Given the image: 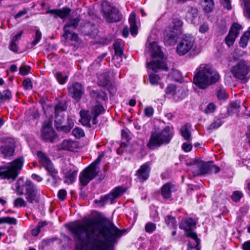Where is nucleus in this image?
<instances>
[{
	"mask_svg": "<svg viewBox=\"0 0 250 250\" xmlns=\"http://www.w3.org/2000/svg\"><path fill=\"white\" fill-rule=\"evenodd\" d=\"M181 32H176V30L172 27H170L166 30L164 36V42L168 45H173L176 43L177 39Z\"/></svg>",
	"mask_w": 250,
	"mask_h": 250,
	"instance_id": "obj_17",
	"label": "nucleus"
},
{
	"mask_svg": "<svg viewBox=\"0 0 250 250\" xmlns=\"http://www.w3.org/2000/svg\"><path fill=\"white\" fill-rule=\"evenodd\" d=\"M173 136L172 127L166 126L161 131H152L147 146L154 149L162 145L169 144Z\"/></svg>",
	"mask_w": 250,
	"mask_h": 250,
	"instance_id": "obj_4",
	"label": "nucleus"
},
{
	"mask_svg": "<svg viewBox=\"0 0 250 250\" xmlns=\"http://www.w3.org/2000/svg\"><path fill=\"white\" fill-rule=\"evenodd\" d=\"M79 147V143L70 139H66L57 146L59 150L74 151Z\"/></svg>",
	"mask_w": 250,
	"mask_h": 250,
	"instance_id": "obj_18",
	"label": "nucleus"
},
{
	"mask_svg": "<svg viewBox=\"0 0 250 250\" xmlns=\"http://www.w3.org/2000/svg\"><path fill=\"white\" fill-rule=\"evenodd\" d=\"M67 195V192L64 189H61L59 191L58 194V197L59 199L61 201H63Z\"/></svg>",
	"mask_w": 250,
	"mask_h": 250,
	"instance_id": "obj_59",
	"label": "nucleus"
},
{
	"mask_svg": "<svg viewBox=\"0 0 250 250\" xmlns=\"http://www.w3.org/2000/svg\"><path fill=\"white\" fill-rule=\"evenodd\" d=\"M180 228L186 231V233L193 232L192 229L196 227V223L191 218L183 220L180 225Z\"/></svg>",
	"mask_w": 250,
	"mask_h": 250,
	"instance_id": "obj_24",
	"label": "nucleus"
},
{
	"mask_svg": "<svg viewBox=\"0 0 250 250\" xmlns=\"http://www.w3.org/2000/svg\"><path fill=\"white\" fill-rule=\"evenodd\" d=\"M64 120V116L63 113L55 114L54 125L56 128L62 125Z\"/></svg>",
	"mask_w": 250,
	"mask_h": 250,
	"instance_id": "obj_37",
	"label": "nucleus"
},
{
	"mask_svg": "<svg viewBox=\"0 0 250 250\" xmlns=\"http://www.w3.org/2000/svg\"><path fill=\"white\" fill-rule=\"evenodd\" d=\"M172 28L181 33V30L183 26V22L179 19L176 18L173 19L172 21Z\"/></svg>",
	"mask_w": 250,
	"mask_h": 250,
	"instance_id": "obj_43",
	"label": "nucleus"
},
{
	"mask_svg": "<svg viewBox=\"0 0 250 250\" xmlns=\"http://www.w3.org/2000/svg\"><path fill=\"white\" fill-rule=\"evenodd\" d=\"M74 123L73 120L70 118H67V125H61L59 126H57L56 129L59 131H62L65 133H69L72 127L74 126Z\"/></svg>",
	"mask_w": 250,
	"mask_h": 250,
	"instance_id": "obj_29",
	"label": "nucleus"
},
{
	"mask_svg": "<svg viewBox=\"0 0 250 250\" xmlns=\"http://www.w3.org/2000/svg\"><path fill=\"white\" fill-rule=\"evenodd\" d=\"M68 90L71 97L77 101L80 100L84 93L83 86L78 82H75L69 86Z\"/></svg>",
	"mask_w": 250,
	"mask_h": 250,
	"instance_id": "obj_16",
	"label": "nucleus"
},
{
	"mask_svg": "<svg viewBox=\"0 0 250 250\" xmlns=\"http://www.w3.org/2000/svg\"><path fill=\"white\" fill-rule=\"evenodd\" d=\"M165 222L170 228H175L177 226L175 218L170 215H167L165 217Z\"/></svg>",
	"mask_w": 250,
	"mask_h": 250,
	"instance_id": "obj_40",
	"label": "nucleus"
},
{
	"mask_svg": "<svg viewBox=\"0 0 250 250\" xmlns=\"http://www.w3.org/2000/svg\"><path fill=\"white\" fill-rule=\"evenodd\" d=\"M1 224L16 225L17 224V220L15 218L9 216L3 217L0 218V224Z\"/></svg>",
	"mask_w": 250,
	"mask_h": 250,
	"instance_id": "obj_38",
	"label": "nucleus"
},
{
	"mask_svg": "<svg viewBox=\"0 0 250 250\" xmlns=\"http://www.w3.org/2000/svg\"><path fill=\"white\" fill-rule=\"evenodd\" d=\"M217 96L220 100H223L226 98L227 95L226 90L224 88H220L217 92Z\"/></svg>",
	"mask_w": 250,
	"mask_h": 250,
	"instance_id": "obj_55",
	"label": "nucleus"
},
{
	"mask_svg": "<svg viewBox=\"0 0 250 250\" xmlns=\"http://www.w3.org/2000/svg\"><path fill=\"white\" fill-rule=\"evenodd\" d=\"M201 3L205 12L208 13L212 11L214 7L213 0H201Z\"/></svg>",
	"mask_w": 250,
	"mask_h": 250,
	"instance_id": "obj_32",
	"label": "nucleus"
},
{
	"mask_svg": "<svg viewBox=\"0 0 250 250\" xmlns=\"http://www.w3.org/2000/svg\"><path fill=\"white\" fill-rule=\"evenodd\" d=\"M156 229V225L152 222H148L145 225V231L149 233H151L154 231Z\"/></svg>",
	"mask_w": 250,
	"mask_h": 250,
	"instance_id": "obj_46",
	"label": "nucleus"
},
{
	"mask_svg": "<svg viewBox=\"0 0 250 250\" xmlns=\"http://www.w3.org/2000/svg\"><path fill=\"white\" fill-rule=\"evenodd\" d=\"M193 78V83L201 89H205L215 83L220 78L219 73L211 66L202 64L197 69Z\"/></svg>",
	"mask_w": 250,
	"mask_h": 250,
	"instance_id": "obj_2",
	"label": "nucleus"
},
{
	"mask_svg": "<svg viewBox=\"0 0 250 250\" xmlns=\"http://www.w3.org/2000/svg\"><path fill=\"white\" fill-rule=\"evenodd\" d=\"M215 109V105L212 103H210L208 104L205 109V112L207 114L213 112Z\"/></svg>",
	"mask_w": 250,
	"mask_h": 250,
	"instance_id": "obj_60",
	"label": "nucleus"
},
{
	"mask_svg": "<svg viewBox=\"0 0 250 250\" xmlns=\"http://www.w3.org/2000/svg\"><path fill=\"white\" fill-rule=\"evenodd\" d=\"M241 29V26L240 24L236 23L232 24L228 35L225 39V42L228 46H230L233 45Z\"/></svg>",
	"mask_w": 250,
	"mask_h": 250,
	"instance_id": "obj_19",
	"label": "nucleus"
},
{
	"mask_svg": "<svg viewBox=\"0 0 250 250\" xmlns=\"http://www.w3.org/2000/svg\"><path fill=\"white\" fill-rule=\"evenodd\" d=\"M125 188L121 187H116L110 193L102 197L100 200H95V203L100 204L101 207L104 206L108 201L112 203L114 200L121 196L125 191Z\"/></svg>",
	"mask_w": 250,
	"mask_h": 250,
	"instance_id": "obj_12",
	"label": "nucleus"
},
{
	"mask_svg": "<svg viewBox=\"0 0 250 250\" xmlns=\"http://www.w3.org/2000/svg\"><path fill=\"white\" fill-rule=\"evenodd\" d=\"M243 194L239 191H235L231 195V199L235 202L239 201L242 197Z\"/></svg>",
	"mask_w": 250,
	"mask_h": 250,
	"instance_id": "obj_54",
	"label": "nucleus"
},
{
	"mask_svg": "<svg viewBox=\"0 0 250 250\" xmlns=\"http://www.w3.org/2000/svg\"><path fill=\"white\" fill-rule=\"evenodd\" d=\"M63 36L65 39L70 40L76 42H78L79 41L78 35L73 31H70L69 33L64 32Z\"/></svg>",
	"mask_w": 250,
	"mask_h": 250,
	"instance_id": "obj_36",
	"label": "nucleus"
},
{
	"mask_svg": "<svg viewBox=\"0 0 250 250\" xmlns=\"http://www.w3.org/2000/svg\"><path fill=\"white\" fill-rule=\"evenodd\" d=\"M71 10L68 7H63L62 9H55L48 10L45 12L46 14H50L55 18L59 17L62 19L67 18L70 14Z\"/></svg>",
	"mask_w": 250,
	"mask_h": 250,
	"instance_id": "obj_23",
	"label": "nucleus"
},
{
	"mask_svg": "<svg viewBox=\"0 0 250 250\" xmlns=\"http://www.w3.org/2000/svg\"><path fill=\"white\" fill-rule=\"evenodd\" d=\"M223 124L221 119H216L208 127L209 129H215L219 127Z\"/></svg>",
	"mask_w": 250,
	"mask_h": 250,
	"instance_id": "obj_48",
	"label": "nucleus"
},
{
	"mask_svg": "<svg viewBox=\"0 0 250 250\" xmlns=\"http://www.w3.org/2000/svg\"><path fill=\"white\" fill-rule=\"evenodd\" d=\"M23 158L20 157L15 160L8 167H0V177L2 179L15 180L21 170Z\"/></svg>",
	"mask_w": 250,
	"mask_h": 250,
	"instance_id": "obj_7",
	"label": "nucleus"
},
{
	"mask_svg": "<svg viewBox=\"0 0 250 250\" xmlns=\"http://www.w3.org/2000/svg\"><path fill=\"white\" fill-rule=\"evenodd\" d=\"M101 161V157L99 156L87 167L84 168L80 173L79 180L81 184L83 186H86L88 183L97 176L99 172V167Z\"/></svg>",
	"mask_w": 250,
	"mask_h": 250,
	"instance_id": "obj_8",
	"label": "nucleus"
},
{
	"mask_svg": "<svg viewBox=\"0 0 250 250\" xmlns=\"http://www.w3.org/2000/svg\"><path fill=\"white\" fill-rule=\"evenodd\" d=\"M104 112V109L102 105H98L94 106L91 108L90 115L88 110H81L80 112L81 120L80 122L82 124L87 127H91L92 125L90 121H92L93 125H96L97 123V118L101 114Z\"/></svg>",
	"mask_w": 250,
	"mask_h": 250,
	"instance_id": "obj_6",
	"label": "nucleus"
},
{
	"mask_svg": "<svg viewBox=\"0 0 250 250\" xmlns=\"http://www.w3.org/2000/svg\"><path fill=\"white\" fill-rule=\"evenodd\" d=\"M80 30L84 35H88L92 38H95L98 34L96 26L89 22L84 23L83 24L81 23Z\"/></svg>",
	"mask_w": 250,
	"mask_h": 250,
	"instance_id": "obj_22",
	"label": "nucleus"
},
{
	"mask_svg": "<svg viewBox=\"0 0 250 250\" xmlns=\"http://www.w3.org/2000/svg\"><path fill=\"white\" fill-rule=\"evenodd\" d=\"M27 201L21 197H18L14 201V206L15 208L25 207L27 205Z\"/></svg>",
	"mask_w": 250,
	"mask_h": 250,
	"instance_id": "obj_41",
	"label": "nucleus"
},
{
	"mask_svg": "<svg viewBox=\"0 0 250 250\" xmlns=\"http://www.w3.org/2000/svg\"><path fill=\"white\" fill-rule=\"evenodd\" d=\"M31 67L28 65H22L19 68V72L21 75H26L28 74Z\"/></svg>",
	"mask_w": 250,
	"mask_h": 250,
	"instance_id": "obj_53",
	"label": "nucleus"
},
{
	"mask_svg": "<svg viewBox=\"0 0 250 250\" xmlns=\"http://www.w3.org/2000/svg\"><path fill=\"white\" fill-rule=\"evenodd\" d=\"M80 21V18L77 17L74 19H70L63 27V31L67 33L72 31V29H76Z\"/></svg>",
	"mask_w": 250,
	"mask_h": 250,
	"instance_id": "obj_25",
	"label": "nucleus"
},
{
	"mask_svg": "<svg viewBox=\"0 0 250 250\" xmlns=\"http://www.w3.org/2000/svg\"><path fill=\"white\" fill-rule=\"evenodd\" d=\"M41 138L44 142L52 143L58 140V134L49 124L43 126L41 131Z\"/></svg>",
	"mask_w": 250,
	"mask_h": 250,
	"instance_id": "obj_15",
	"label": "nucleus"
},
{
	"mask_svg": "<svg viewBox=\"0 0 250 250\" xmlns=\"http://www.w3.org/2000/svg\"><path fill=\"white\" fill-rule=\"evenodd\" d=\"M176 86L175 84H170L166 89V93L167 95L174 96L175 94Z\"/></svg>",
	"mask_w": 250,
	"mask_h": 250,
	"instance_id": "obj_47",
	"label": "nucleus"
},
{
	"mask_svg": "<svg viewBox=\"0 0 250 250\" xmlns=\"http://www.w3.org/2000/svg\"><path fill=\"white\" fill-rule=\"evenodd\" d=\"M150 171V167L148 164H145L142 165L135 174L138 181L142 183L146 181L149 176Z\"/></svg>",
	"mask_w": 250,
	"mask_h": 250,
	"instance_id": "obj_21",
	"label": "nucleus"
},
{
	"mask_svg": "<svg viewBox=\"0 0 250 250\" xmlns=\"http://www.w3.org/2000/svg\"><path fill=\"white\" fill-rule=\"evenodd\" d=\"M144 113L146 116L150 117L154 113V109L151 106H147L145 108Z\"/></svg>",
	"mask_w": 250,
	"mask_h": 250,
	"instance_id": "obj_58",
	"label": "nucleus"
},
{
	"mask_svg": "<svg viewBox=\"0 0 250 250\" xmlns=\"http://www.w3.org/2000/svg\"><path fill=\"white\" fill-rule=\"evenodd\" d=\"M109 82L108 75L107 74H103L99 76L98 83L100 86L104 87L108 85Z\"/></svg>",
	"mask_w": 250,
	"mask_h": 250,
	"instance_id": "obj_34",
	"label": "nucleus"
},
{
	"mask_svg": "<svg viewBox=\"0 0 250 250\" xmlns=\"http://www.w3.org/2000/svg\"><path fill=\"white\" fill-rule=\"evenodd\" d=\"M194 39L191 35H185L178 42L176 52L180 56H183L188 53L193 47Z\"/></svg>",
	"mask_w": 250,
	"mask_h": 250,
	"instance_id": "obj_10",
	"label": "nucleus"
},
{
	"mask_svg": "<svg viewBox=\"0 0 250 250\" xmlns=\"http://www.w3.org/2000/svg\"><path fill=\"white\" fill-rule=\"evenodd\" d=\"M174 190H176L175 186L170 183H167L161 188V194L164 198L169 199L171 196L172 191Z\"/></svg>",
	"mask_w": 250,
	"mask_h": 250,
	"instance_id": "obj_26",
	"label": "nucleus"
},
{
	"mask_svg": "<svg viewBox=\"0 0 250 250\" xmlns=\"http://www.w3.org/2000/svg\"><path fill=\"white\" fill-rule=\"evenodd\" d=\"M240 101H236L235 102L232 103L229 107V112H237L239 111L240 108Z\"/></svg>",
	"mask_w": 250,
	"mask_h": 250,
	"instance_id": "obj_42",
	"label": "nucleus"
},
{
	"mask_svg": "<svg viewBox=\"0 0 250 250\" xmlns=\"http://www.w3.org/2000/svg\"><path fill=\"white\" fill-rule=\"evenodd\" d=\"M67 108V105L64 102H59L55 106V114L63 113L62 112L66 110Z\"/></svg>",
	"mask_w": 250,
	"mask_h": 250,
	"instance_id": "obj_39",
	"label": "nucleus"
},
{
	"mask_svg": "<svg viewBox=\"0 0 250 250\" xmlns=\"http://www.w3.org/2000/svg\"><path fill=\"white\" fill-rule=\"evenodd\" d=\"M248 71L249 67L244 60L239 61L231 69V72L233 77L240 80H243L245 78L248 73Z\"/></svg>",
	"mask_w": 250,
	"mask_h": 250,
	"instance_id": "obj_14",
	"label": "nucleus"
},
{
	"mask_svg": "<svg viewBox=\"0 0 250 250\" xmlns=\"http://www.w3.org/2000/svg\"><path fill=\"white\" fill-rule=\"evenodd\" d=\"M68 229L74 235L75 250H112L124 232L111 221L104 219L72 224Z\"/></svg>",
	"mask_w": 250,
	"mask_h": 250,
	"instance_id": "obj_1",
	"label": "nucleus"
},
{
	"mask_svg": "<svg viewBox=\"0 0 250 250\" xmlns=\"http://www.w3.org/2000/svg\"><path fill=\"white\" fill-rule=\"evenodd\" d=\"M220 170V168L213 165L212 162H209V174L212 173H217Z\"/></svg>",
	"mask_w": 250,
	"mask_h": 250,
	"instance_id": "obj_57",
	"label": "nucleus"
},
{
	"mask_svg": "<svg viewBox=\"0 0 250 250\" xmlns=\"http://www.w3.org/2000/svg\"><path fill=\"white\" fill-rule=\"evenodd\" d=\"M250 37L246 36L245 34L241 37L239 41V45L240 47L244 48L246 47Z\"/></svg>",
	"mask_w": 250,
	"mask_h": 250,
	"instance_id": "obj_50",
	"label": "nucleus"
},
{
	"mask_svg": "<svg viewBox=\"0 0 250 250\" xmlns=\"http://www.w3.org/2000/svg\"><path fill=\"white\" fill-rule=\"evenodd\" d=\"M24 88L26 90L31 89L33 87L32 83L30 78H27L22 82Z\"/></svg>",
	"mask_w": 250,
	"mask_h": 250,
	"instance_id": "obj_51",
	"label": "nucleus"
},
{
	"mask_svg": "<svg viewBox=\"0 0 250 250\" xmlns=\"http://www.w3.org/2000/svg\"><path fill=\"white\" fill-rule=\"evenodd\" d=\"M78 171L69 170L65 174L64 182L67 184H72L75 180Z\"/></svg>",
	"mask_w": 250,
	"mask_h": 250,
	"instance_id": "obj_31",
	"label": "nucleus"
},
{
	"mask_svg": "<svg viewBox=\"0 0 250 250\" xmlns=\"http://www.w3.org/2000/svg\"><path fill=\"white\" fill-rule=\"evenodd\" d=\"M104 17L109 22H118L122 19V15L115 7H111L110 11H104Z\"/></svg>",
	"mask_w": 250,
	"mask_h": 250,
	"instance_id": "obj_20",
	"label": "nucleus"
},
{
	"mask_svg": "<svg viewBox=\"0 0 250 250\" xmlns=\"http://www.w3.org/2000/svg\"><path fill=\"white\" fill-rule=\"evenodd\" d=\"M15 147V141L12 138H2L0 142V152L4 157L12 156Z\"/></svg>",
	"mask_w": 250,
	"mask_h": 250,
	"instance_id": "obj_13",
	"label": "nucleus"
},
{
	"mask_svg": "<svg viewBox=\"0 0 250 250\" xmlns=\"http://www.w3.org/2000/svg\"><path fill=\"white\" fill-rule=\"evenodd\" d=\"M190 125L188 124H186L183 125L180 130L182 136L187 141H190L191 140V133L189 131Z\"/></svg>",
	"mask_w": 250,
	"mask_h": 250,
	"instance_id": "obj_33",
	"label": "nucleus"
},
{
	"mask_svg": "<svg viewBox=\"0 0 250 250\" xmlns=\"http://www.w3.org/2000/svg\"><path fill=\"white\" fill-rule=\"evenodd\" d=\"M243 250H250V240L245 242L242 246Z\"/></svg>",
	"mask_w": 250,
	"mask_h": 250,
	"instance_id": "obj_64",
	"label": "nucleus"
},
{
	"mask_svg": "<svg viewBox=\"0 0 250 250\" xmlns=\"http://www.w3.org/2000/svg\"><path fill=\"white\" fill-rule=\"evenodd\" d=\"M10 49L15 52L18 51V47L16 43V42L12 41L10 45Z\"/></svg>",
	"mask_w": 250,
	"mask_h": 250,
	"instance_id": "obj_62",
	"label": "nucleus"
},
{
	"mask_svg": "<svg viewBox=\"0 0 250 250\" xmlns=\"http://www.w3.org/2000/svg\"><path fill=\"white\" fill-rule=\"evenodd\" d=\"M113 47L115 50V56L113 59H115L116 58L117 59H119V61H122V57L124 56L122 43L119 42H116L113 44Z\"/></svg>",
	"mask_w": 250,
	"mask_h": 250,
	"instance_id": "obj_28",
	"label": "nucleus"
},
{
	"mask_svg": "<svg viewBox=\"0 0 250 250\" xmlns=\"http://www.w3.org/2000/svg\"><path fill=\"white\" fill-rule=\"evenodd\" d=\"M191 166L194 176H202L209 174V162H204L198 159H195L192 163L188 164Z\"/></svg>",
	"mask_w": 250,
	"mask_h": 250,
	"instance_id": "obj_11",
	"label": "nucleus"
},
{
	"mask_svg": "<svg viewBox=\"0 0 250 250\" xmlns=\"http://www.w3.org/2000/svg\"><path fill=\"white\" fill-rule=\"evenodd\" d=\"M16 192L20 195H24L26 201L33 204L39 203L40 201V190L29 180L24 181L19 179L16 183Z\"/></svg>",
	"mask_w": 250,
	"mask_h": 250,
	"instance_id": "obj_3",
	"label": "nucleus"
},
{
	"mask_svg": "<svg viewBox=\"0 0 250 250\" xmlns=\"http://www.w3.org/2000/svg\"><path fill=\"white\" fill-rule=\"evenodd\" d=\"M244 10L246 13V16L250 19V1L244 0Z\"/></svg>",
	"mask_w": 250,
	"mask_h": 250,
	"instance_id": "obj_56",
	"label": "nucleus"
},
{
	"mask_svg": "<svg viewBox=\"0 0 250 250\" xmlns=\"http://www.w3.org/2000/svg\"><path fill=\"white\" fill-rule=\"evenodd\" d=\"M149 82L152 85H155L158 83V82L160 80V77L158 75L152 73L149 75Z\"/></svg>",
	"mask_w": 250,
	"mask_h": 250,
	"instance_id": "obj_49",
	"label": "nucleus"
},
{
	"mask_svg": "<svg viewBox=\"0 0 250 250\" xmlns=\"http://www.w3.org/2000/svg\"><path fill=\"white\" fill-rule=\"evenodd\" d=\"M208 26L207 23H203L199 27V31L201 33H205L208 30Z\"/></svg>",
	"mask_w": 250,
	"mask_h": 250,
	"instance_id": "obj_61",
	"label": "nucleus"
},
{
	"mask_svg": "<svg viewBox=\"0 0 250 250\" xmlns=\"http://www.w3.org/2000/svg\"><path fill=\"white\" fill-rule=\"evenodd\" d=\"M72 134L78 139L83 137L85 135L83 130L81 128L76 127L72 130Z\"/></svg>",
	"mask_w": 250,
	"mask_h": 250,
	"instance_id": "obj_44",
	"label": "nucleus"
},
{
	"mask_svg": "<svg viewBox=\"0 0 250 250\" xmlns=\"http://www.w3.org/2000/svg\"><path fill=\"white\" fill-rule=\"evenodd\" d=\"M42 38V33L39 30H36L35 36V39L32 42L33 46L36 45L41 40Z\"/></svg>",
	"mask_w": 250,
	"mask_h": 250,
	"instance_id": "obj_52",
	"label": "nucleus"
},
{
	"mask_svg": "<svg viewBox=\"0 0 250 250\" xmlns=\"http://www.w3.org/2000/svg\"><path fill=\"white\" fill-rule=\"evenodd\" d=\"M12 98L11 91L8 90H5L1 92L0 91V103H4L7 100H9Z\"/></svg>",
	"mask_w": 250,
	"mask_h": 250,
	"instance_id": "obj_35",
	"label": "nucleus"
},
{
	"mask_svg": "<svg viewBox=\"0 0 250 250\" xmlns=\"http://www.w3.org/2000/svg\"><path fill=\"white\" fill-rule=\"evenodd\" d=\"M192 146L191 144L184 143L182 145V148L186 152L190 151L192 149Z\"/></svg>",
	"mask_w": 250,
	"mask_h": 250,
	"instance_id": "obj_63",
	"label": "nucleus"
},
{
	"mask_svg": "<svg viewBox=\"0 0 250 250\" xmlns=\"http://www.w3.org/2000/svg\"><path fill=\"white\" fill-rule=\"evenodd\" d=\"M186 236L188 237L191 238L194 243L192 244L190 241H189L188 244V250H192L194 248L197 247L200 244V240L197 237V235L194 232H189L186 233Z\"/></svg>",
	"mask_w": 250,
	"mask_h": 250,
	"instance_id": "obj_27",
	"label": "nucleus"
},
{
	"mask_svg": "<svg viewBox=\"0 0 250 250\" xmlns=\"http://www.w3.org/2000/svg\"><path fill=\"white\" fill-rule=\"evenodd\" d=\"M129 22L130 24V33L133 36H135L137 33V26L136 23L135 14L132 12L129 18Z\"/></svg>",
	"mask_w": 250,
	"mask_h": 250,
	"instance_id": "obj_30",
	"label": "nucleus"
},
{
	"mask_svg": "<svg viewBox=\"0 0 250 250\" xmlns=\"http://www.w3.org/2000/svg\"><path fill=\"white\" fill-rule=\"evenodd\" d=\"M55 77L58 82L61 84H63L65 83L68 77L66 75H63L62 72H58L55 74Z\"/></svg>",
	"mask_w": 250,
	"mask_h": 250,
	"instance_id": "obj_45",
	"label": "nucleus"
},
{
	"mask_svg": "<svg viewBox=\"0 0 250 250\" xmlns=\"http://www.w3.org/2000/svg\"><path fill=\"white\" fill-rule=\"evenodd\" d=\"M151 55L153 58H158L156 60H153L146 63L148 68L154 72H157L159 70H167V67L165 63L163 54L160 48L155 42L150 43Z\"/></svg>",
	"mask_w": 250,
	"mask_h": 250,
	"instance_id": "obj_5",
	"label": "nucleus"
},
{
	"mask_svg": "<svg viewBox=\"0 0 250 250\" xmlns=\"http://www.w3.org/2000/svg\"><path fill=\"white\" fill-rule=\"evenodd\" d=\"M37 156L42 164V166L45 168L49 175L53 179L54 183H57L59 179V177L57 176L58 171L54 167L50 158L45 153L42 151H38Z\"/></svg>",
	"mask_w": 250,
	"mask_h": 250,
	"instance_id": "obj_9",
	"label": "nucleus"
}]
</instances>
